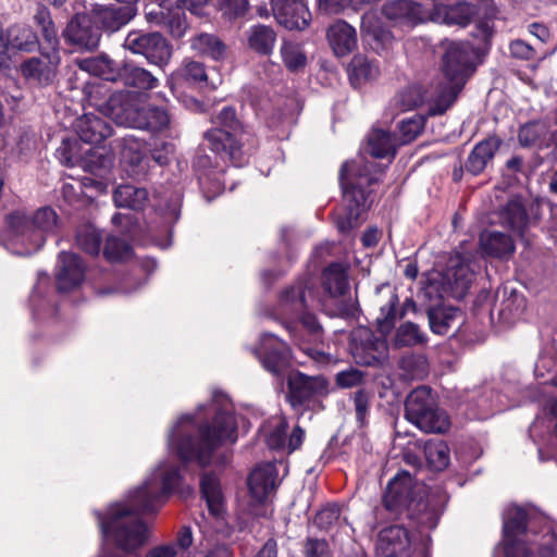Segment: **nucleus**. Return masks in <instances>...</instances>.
I'll return each instance as SVG.
<instances>
[{"mask_svg":"<svg viewBox=\"0 0 557 557\" xmlns=\"http://www.w3.org/2000/svg\"><path fill=\"white\" fill-rule=\"evenodd\" d=\"M436 95V84H433L430 90H424L421 85H410L408 88L398 92L394 102L400 111L413 110L416 108H420L422 104H428L430 114L434 115L432 112V104Z\"/></svg>","mask_w":557,"mask_h":557,"instance_id":"28","label":"nucleus"},{"mask_svg":"<svg viewBox=\"0 0 557 557\" xmlns=\"http://www.w3.org/2000/svg\"><path fill=\"white\" fill-rule=\"evenodd\" d=\"M314 301L313 290L298 284L286 289L281 297V314L292 321L301 322L302 329L313 342H320L322 329L314 314L309 313V306Z\"/></svg>","mask_w":557,"mask_h":557,"instance_id":"9","label":"nucleus"},{"mask_svg":"<svg viewBox=\"0 0 557 557\" xmlns=\"http://www.w3.org/2000/svg\"><path fill=\"white\" fill-rule=\"evenodd\" d=\"M281 55L283 58L284 64L287 66L288 70L292 71L302 69V66L307 62L306 54L296 44L284 42L281 46Z\"/></svg>","mask_w":557,"mask_h":557,"instance_id":"50","label":"nucleus"},{"mask_svg":"<svg viewBox=\"0 0 557 557\" xmlns=\"http://www.w3.org/2000/svg\"><path fill=\"white\" fill-rule=\"evenodd\" d=\"M121 157L124 162L132 165L139 164L144 157L143 145L138 141L125 140Z\"/></svg>","mask_w":557,"mask_h":557,"instance_id":"56","label":"nucleus"},{"mask_svg":"<svg viewBox=\"0 0 557 557\" xmlns=\"http://www.w3.org/2000/svg\"><path fill=\"white\" fill-rule=\"evenodd\" d=\"M364 375L358 369H347L341 371L336 375V383L342 386V388H350V386L359 385L363 380Z\"/></svg>","mask_w":557,"mask_h":557,"instance_id":"58","label":"nucleus"},{"mask_svg":"<svg viewBox=\"0 0 557 557\" xmlns=\"http://www.w3.org/2000/svg\"><path fill=\"white\" fill-rule=\"evenodd\" d=\"M114 164L113 152L103 148H91L81 159V165L92 175L104 177Z\"/></svg>","mask_w":557,"mask_h":557,"instance_id":"32","label":"nucleus"},{"mask_svg":"<svg viewBox=\"0 0 557 557\" xmlns=\"http://www.w3.org/2000/svg\"><path fill=\"white\" fill-rule=\"evenodd\" d=\"M405 409L407 421L421 431L443 434L450 428L448 414L440 409L432 396V391L424 385L409 393Z\"/></svg>","mask_w":557,"mask_h":557,"instance_id":"8","label":"nucleus"},{"mask_svg":"<svg viewBox=\"0 0 557 557\" xmlns=\"http://www.w3.org/2000/svg\"><path fill=\"white\" fill-rule=\"evenodd\" d=\"M58 215L53 209L41 208L30 216L24 209L5 215L4 237L16 255L28 256L44 247L47 233L53 231Z\"/></svg>","mask_w":557,"mask_h":557,"instance_id":"4","label":"nucleus"},{"mask_svg":"<svg viewBox=\"0 0 557 557\" xmlns=\"http://www.w3.org/2000/svg\"><path fill=\"white\" fill-rule=\"evenodd\" d=\"M60 60L58 49L41 51L39 57L26 59L20 65V71L28 82L47 85L55 78Z\"/></svg>","mask_w":557,"mask_h":557,"instance_id":"16","label":"nucleus"},{"mask_svg":"<svg viewBox=\"0 0 557 557\" xmlns=\"http://www.w3.org/2000/svg\"><path fill=\"white\" fill-rule=\"evenodd\" d=\"M215 123L220 126L209 129L203 135L209 149L222 159L228 158L234 165L246 163L256 140L247 131L237 132L236 110L230 107L222 109L215 117Z\"/></svg>","mask_w":557,"mask_h":557,"instance_id":"7","label":"nucleus"},{"mask_svg":"<svg viewBox=\"0 0 557 557\" xmlns=\"http://www.w3.org/2000/svg\"><path fill=\"white\" fill-rule=\"evenodd\" d=\"M201 492L207 502L209 513L215 518H220L225 511V498L215 475H202Z\"/></svg>","mask_w":557,"mask_h":557,"instance_id":"34","label":"nucleus"},{"mask_svg":"<svg viewBox=\"0 0 557 557\" xmlns=\"http://www.w3.org/2000/svg\"><path fill=\"white\" fill-rule=\"evenodd\" d=\"M386 341L375 337L370 329L352 331L351 354L359 364L372 366L386 357Z\"/></svg>","mask_w":557,"mask_h":557,"instance_id":"15","label":"nucleus"},{"mask_svg":"<svg viewBox=\"0 0 557 557\" xmlns=\"http://www.w3.org/2000/svg\"><path fill=\"white\" fill-rule=\"evenodd\" d=\"M219 9L225 15H240L247 10L248 0H218Z\"/></svg>","mask_w":557,"mask_h":557,"instance_id":"61","label":"nucleus"},{"mask_svg":"<svg viewBox=\"0 0 557 557\" xmlns=\"http://www.w3.org/2000/svg\"><path fill=\"white\" fill-rule=\"evenodd\" d=\"M474 278V271L462 256L450 257L442 274V292L456 298H462L468 293Z\"/></svg>","mask_w":557,"mask_h":557,"instance_id":"14","label":"nucleus"},{"mask_svg":"<svg viewBox=\"0 0 557 557\" xmlns=\"http://www.w3.org/2000/svg\"><path fill=\"white\" fill-rule=\"evenodd\" d=\"M123 5L96 4L92 8L95 22L109 32H115L129 23L137 13L138 2H123Z\"/></svg>","mask_w":557,"mask_h":557,"instance_id":"23","label":"nucleus"},{"mask_svg":"<svg viewBox=\"0 0 557 557\" xmlns=\"http://www.w3.org/2000/svg\"><path fill=\"white\" fill-rule=\"evenodd\" d=\"M63 37L81 49H97L101 37L100 30L94 27L91 17L86 14H76L63 30Z\"/></svg>","mask_w":557,"mask_h":557,"instance_id":"22","label":"nucleus"},{"mask_svg":"<svg viewBox=\"0 0 557 557\" xmlns=\"http://www.w3.org/2000/svg\"><path fill=\"white\" fill-rule=\"evenodd\" d=\"M397 302L398 296L392 294L388 302L381 308V314L376 318V323L382 334H386V332L393 329Z\"/></svg>","mask_w":557,"mask_h":557,"instance_id":"51","label":"nucleus"},{"mask_svg":"<svg viewBox=\"0 0 557 557\" xmlns=\"http://www.w3.org/2000/svg\"><path fill=\"white\" fill-rule=\"evenodd\" d=\"M546 133L545 124L540 122H531L521 126L519 132V141L523 146L536 144Z\"/></svg>","mask_w":557,"mask_h":557,"instance_id":"52","label":"nucleus"},{"mask_svg":"<svg viewBox=\"0 0 557 557\" xmlns=\"http://www.w3.org/2000/svg\"><path fill=\"white\" fill-rule=\"evenodd\" d=\"M169 7H171V1H169V3H164L163 5L158 4L157 8H153V5H147L146 21L164 28Z\"/></svg>","mask_w":557,"mask_h":557,"instance_id":"59","label":"nucleus"},{"mask_svg":"<svg viewBox=\"0 0 557 557\" xmlns=\"http://www.w3.org/2000/svg\"><path fill=\"white\" fill-rule=\"evenodd\" d=\"M425 333H422L419 325L412 322L400 324L394 337L397 348L414 347V345L425 344Z\"/></svg>","mask_w":557,"mask_h":557,"instance_id":"44","label":"nucleus"},{"mask_svg":"<svg viewBox=\"0 0 557 557\" xmlns=\"http://www.w3.org/2000/svg\"><path fill=\"white\" fill-rule=\"evenodd\" d=\"M60 267L57 272V288L67 292L79 285L85 276V265L79 256L62 251L59 256Z\"/></svg>","mask_w":557,"mask_h":557,"instance_id":"26","label":"nucleus"},{"mask_svg":"<svg viewBox=\"0 0 557 557\" xmlns=\"http://www.w3.org/2000/svg\"><path fill=\"white\" fill-rule=\"evenodd\" d=\"M417 490L419 487L412 475L408 471H399L387 484L384 494L385 508L395 511L407 509L412 516L420 506L425 510L428 504L422 498L417 500Z\"/></svg>","mask_w":557,"mask_h":557,"instance_id":"10","label":"nucleus"},{"mask_svg":"<svg viewBox=\"0 0 557 557\" xmlns=\"http://www.w3.org/2000/svg\"><path fill=\"white\" fill-rule=\"evenodd\" d=\"M164 28L170 32V35L180 38L186 33V18L180 11H172L169 8Z\"/></svg>","mask_w":557,"mask_h":557,"instance_id":"54","label":"nucleus"},{"mask_svg":"<svg viewBox=\"0 0 557 557\" xmlns=\"http://www.w3.org/2000/svg\"><path fill=\"white\" fill-rule=\"evenodd\" d=\"M41 34L46 42L49 44L50 50H58V32L54 27L53 21H50L41 28Z\"/></svg>","mask_w":557,"mask_h":557,"instance_id":"64","label":"nucleus"},{"mask_svg":"<svg viewBox=\"0 0 557 557\" xmlns=\"http://www.w3.org/2000/svg\"><path fill=\"white\" fill-rule=\"evenodd\" d=\"M124 48L146 57L149 63L158 66L166 65L172 57L171 46L158 32L143 34L141 30H132L124 39Z\"/></svg>","mask_w":557,"mask_h":557,"instance_id":"11","label":"nucleus"},{"mask_svg":"<svg viewBox=\"0 0 557 557\" xmlns=\"http://www.w3.org/2000/svg\"><path fill=\"white\" fill-rule=\"evenodd\" d=\"M275 34L267 25H256L248 36V44L252 50L261 53H270L275 45Z\"/></svg>","mask_w":557,"mask_h":557,"instance_id":"45","label":"nucleus"},{"mask_svg":"<svg viewBox=\"0 0 557 557\" xmlns=\"http://www.w3.org/2000/svg\"><path fill=\"white\" fill-rule=\"evenodd\" d=\"M502 224L522 235L528 222L525 207L519 198H512L500 211Z\"/></svg>","mask_w":557,"mask_h":557,"instance_id":"41","label":"nucleus"},{"mask_svg":"<svg viewBox=\"0 0 557 557\" xmlns=\"http://www.w3.org/2000/svg\"><path fill=\"white\" fill-rule=\"evenodd\" d=\"M510 51L513 57L521 59H530L533 55V48L522 39H516L510 44Z\"/></svg>","mask_w":557,"mask_h":557,"instance_id":"62","label":"nucleus"},{"mask_svg":"<svg viewBox=\"0 0 557 557\" xmlns=\"http://www.w3.org/2000/svg\"><path fill=\"white\" fill-rule=\"evenodd\" d=\"M409 533L403 527H389L380 531L375 549L377 557H408Z\"/></svg>","mask_w":557,"mask_h":557,"instance_id":"24","label":"nucleus"},{"mask_svg":"<svg viewBox=\"0 0 557 557\" xmlns=\"http://www.w3.org/2000/svg\"><path fill=\"white\" fill-rule=\"evenodd\" d=\"M326 39L336 57H347L358 45L357 30L343 18L327 26Z\"/></svg>","mask_w":557,"mask_h":557,"instance_id":"25","label":"nucleus"},{"mask_svg":"<svg viewBox=\"0 0 557 557\" xmlns=\"http://www.w3.org/2000/svg\"><path fill=\"white\" fill-rule=\"evenodd\" d=\"M368 148L374 158H393L398 148L397 138L389 132L374 129L368 138Z\"/></svg>","mask_w":557,"mask_h":557,"instance_id":"40","label":"nucleus"},{"mask_svg":"<svg viewBox=\"0 0 557 557\" xmlns=\"http://www.w3.org/2000/svg\"><path fill=\"white\" fill-rule=\"evenodd\" d=\"M120 82L132 88L150 90L157 88L159 81L150 71L139 67L132 62H125L120 67Z\"/></svg>","mask_w":557,"mask_h":557,"instance_id":"30","label":"nucleus"},{"mask_svg":"<svg viewBox=\"0 0 557 557\" xmlns=\"http://www.w3.org/2000/svg\"><path fill=\"white\" fill-rule=\"evenodd\" d=\"M287 422L282 416H272L263 422L260 434L271 449L283 448L286 444Z\"/></svg>","mask_w":557,"mask_h":557,"instance_id":"38","label":"nucleus"},{"mask_svg":"<svg viewBox=\"0 0 557 557\" xmlns=\"http://www.w3.org/2000/svg\"><path fill=\"white\" fill-rule=\"evenodd\" d=\"M424 125V116L420 114H414L403 120L398 124L399 137L397 138V146L414 141V139L421 135Z\"/></svg>","mask_w":557,"mask_h":557,"instance_id":"48","label":"nucleus"},{"mask_svg":"<svg viewBox=\"0 0 557 557\" xmlns=\"http://www.w3.org/2000/svg\"><path fill=\"white\" fill-rule=\"evenodd\" d=\"M323 285L331 297L343 296L348 289L347 268L343 263H331L323 272Z\"/></svg>","mask_w":557,"mask_h":557,"instance_id":"39","label":"nucleus"},{"mask_svg":"<svg viewBox=\"0 0 557 557\" xmlns=\"http://www.w3.org/2000/svg\"><path fill=\"white\" fill-rule=\"evenodd\" d=\"M273 15L289 30H304L311 22V12L304 0H271Z\"/></svg>","mask_w":557,"mask_h":557,"instance_id":"17","label":"nucleus"},{"mask_svg":"<svg viewBox=\"0 0 557 557\" xmlns=\"http://www.w3.org/2000/svg\"><path fill=\"white\" fill-rule=\"evenodd\" d=\"M481 248L487 256L504 258L515 251V243L510 236L497 231H485L480 237Z\"/></svg>","mask_w":557,"mask_h":557,"instance_id":"33","label":"nucleus"},{"mask_svg":"<svg viewBox=\"0 0 557 557\" xmlns=\"http://www.w3.org/2000/svg\"><path fill=\"white\" fill-rule=\"evenodd\" d=\"M354 405L358 423L360 425H364L369 410V396L364 391L356 392L354 396Z\"/></svg>","mask_w":557,"mask_h":557,"instance_id":"60","label":"nucleus"},{"mask_svg":"<svg viewBox=\"0 0 557 557\" xmlns=\"http://www.w3.org/2000/svg\"><path fill=\"white\" fill-rule=\"evenodd\" d=\"M382 169L377 163L363 165L357 162H345L341 170L343 208L335 213V226L342 234H348L359 227L363 214L372 202L371 186L380 182Z\"/></svg>","mask_w":557,"mask_h":557,"instance_id":"3","label":"nucleus"},{"mask_svg":"<svg viewBox=\"0 0 557 557\" xmlns=\"http://www.w3.org/2000/svg\"><path fill=\"white\" fill-rule=\"evenodd\" d=\"M191 48L194 51L203 57L215 60L225 55V45L219 37L209 34H199L191 38Z\"/></svg>","mask_w":557,"mask_h":557,"instance_id":"43","label":"nucleus"},{"mask_svg":"<svg viewBox=\"0 0 557 557\" xmlns=\"http://www.w3.org/2000/svg\"><path fill=\"white\" fill-rule=\"evenodd\" d=\"M381 15L396 28H411L424 18L421 4L411 0L386 1L381 8Z\"/></svg>","mask_w":557,"mask_h":557,"instance_id":"20","label":"nucleus"},{"mask_svg":"<svg viewBox=\"0 0 557 557\" xmlns=\"http://www.w3.org/2000/svg\"><path fill=\"white\" fill-rule=\"evenodd\" d=\"M524 509L510 505L503 512L504 549L506 557H531L524 542L518 536L525 532Z\"/></svg>","mask_w":557,"mask_h":557,"instance_id":"12","label":"nucleus"},{"mask_svg":"<svg viewBox=\"0 0 557 557\" xmlns=\"http://www.w3.org/2000/svg\"><path fill=\"white\" fill-rule=\"evenodd\" d=\"M255 354L268 370L275 376H282L290 366V350L286 343L273 334H263Z\"/></svg>","mask_w":557,"mask_h":557,"instance_id":"13","label":"nucleus"},{"mask_svg":"<svg viewBox=\"0 0 557 557\" xmlns=\"http://www.w3.org/2000/svg\"><path fill=\"white\" fill-rule=\"evenodd\" d=\"M306 557H332L329 543L309 537L305 545Z\"/></svg>","mask_w":557,"mask_h":557,"instance_id":"57","label":"nucleus"},{"mask_svg":"<svg viewBox=\"0 0 557 557\" xmlns=\"http://www.w3.org/2000/svg\"><path fill=\"white\" fill-rule=\"evenodd\" d=\"M177 555L175 544H160L147 550L145 557H175Z\"/></svg>","mask_w":557,"mask_h":557,"instance_id":"63","label":"nucleus"},{"mask_svg":"<svg viewBox=\"0 0 557 557\" xmlns=\"http://www.w3.org/2000/svg\"><path fill=\"white\" fill-rule=\"evenodd\" d=\"M181 479L178 469L160 465L141 487L131 492L125 503L112 505L106 517L97 515L102 534L112 537L123 550L141 547L147 539V527L139 519V512L156 510L177 487Z\"/></svg>","mask_w":557,"mask_h":557,"instance_id":"1","label":"nucleus"},{"mask_svg":"<svg viewBox=\"0 0 557 557\" xmlns=\"http://www.w3.org/2000/svg\"><path fill=\"white\" fill-rule=\"evenodd\" d=\"M81 140L86 144L97 145L112 135L111 125L103 117L87 113L78 117L74 125Z\"/></svg>","mask_w":557,"mask_h":557,"instance_id":"27","label":"nucleus"},{"mask_svg":"<svg viewBox=\"0 0 557 557\" xmlns=\"http://www.w3.org/2000/svg\"><path fill=\"white\" fill-rule=\"evenodd\" d=\"M103 115L131 128L146 129L151 132L163 131L170 125L168 111L159 107H143L141 96L133 91H117L111 95L100 104Z\"/></svg>","mask_w":557,"mask_h":557,"instance_id":"6","label":"nucleus"},{"mask_svg":"<svg viewBox=\"0 0 557 557\" xmlns=\"http://www.w3.org/2000/svg\"><path fill=\"white\" fill-rule=\"evenodd\" d=\"M180 75L187 82L194 83H203L208 78L203 63L196 61H186L180 71Z\"/></svg>","mask_w":557,"mask_h":557,"instance_id":"53","label":"nucleus"},{"mask_svg":"<svg viewBox=\"0 0 557 557\" xmlns=\"http://www.w3.org/2000/svg\"><path fill=\"white\" fill-rule=\"evenodd\" d=\"M79 69L89 72L91 75L102 77L108 82L120 79V67L108 55H98L81 59Z\"/></svg>","mask_w":557,"mask_h":557,"instance_id":"35","label":"nucleus"},{"mask_svg":"<svg viewBox=\"0 0 557 557\" xmlns=\"http://www.w3.org/2000/svg\"><path fill=\"white\" fill-rule=\"evenodd\" d=\"M347 72L349 81L354 86H360L366 82H371L379 76L380 70L375 62H372L366 55L358 54L351 58Z\"/></svg>","mask_w":557,"mask_h":557,"instance_id":"36","label":"nucleus"},{"mask_svg":"<svg viewBox=\"0 0 557 557\" xmlns=\"http://www.w3.org/2000/svg\"><path fill=\"white\" fill-rule=\"evenodd\" d=\"M473 13L472 5L467 2H457L451 5L435 3L431 18L436 23L466 25Z\"/></svg>","mask_w":557,"mask_h":557,"instance_id":"29","label":"nucleus"},{"mask_svg":"<svg viewBox=\"0 0 557 557\" xmlns=\"http://www.w3.org/2000/svg\"><path fill=\"white\" fill-rule=\"evenodd\" d=\"M148 199L147 189L132 184H122L113 191V201L119 208L140 210Z\"/></svg>","mask_w":557,"mask_h":557,"instance_id":"37","label":"nucleus"},{"mask_svg":"<svg viewBox=\"0 0 557 557\" xmlns=\"http://www.w3.org/2000/svg\"><path fill=\"white\" fill-rule=\"evenodd\" d=\"M38 45V37L28 25L13 24L3 30L0 24V65L8 62L9 50L33 51Z\"/></svg>","mask_w":557,"mask_h":557,"instance_id":"19","label":"nucleus"},{"mask_svg":"<svg viewBox=\"0 0 557 557\" xmlns=\"http://www.w3.org/2000/svg\"><path fill=\"white\" fill-rule=\"evenodd\" d=\"M103 255L108 261H124L132 255V247L120 237H107Z\"/></svg>","mask_w":557,"mask_h":557,"instance_id":"49","label":"nucleus"},{"mask_svg":"<svg viewBox=\"0 0 557 557\" xmlns=\"http://www.w3.org/2000/svg\"><path fill=\"white\" fill-rule=\"evenodd\" d=\"M442 78L435 83L437 95L433 99V114H444L457 99L471 73L472 48L468 42H442Z\"/></svg>","mask_w":557,"mask_h":557,"instance_id":"5","label":"nucleus"},{"mask_svg":"<svg viewBox=\"0 0 557 557\" xmlns=\"http://www.w3.org/2000/svg\"><path fill=\"white\" fill-rule=\"evenodd\" d=\"M227 441L236 442V418L228 397L214 394L209 408L199 407L196 417L185 414L178 419L169 434V448L182 461L196 460L206 466L214 449Z\"/></svg>","mask_w":557,"mask_h":557,"instance_id":"2","label":"nucleus"},{"mask_svg":"<svg viewBox=\"0 0 557 557\" xmlns=\"http://www.w3.org/2000/svg\"><path fill=\"white\" fill-rule=\"evenodd\" d=\"M498 146L499 141L497 137H488L474 145V149L467 159L466 169L473 175H479V173L486 169L487 163L493 159Z\"/></svg>","mask_w":557,"mask_h":557,"instance_id":"31","label":"nucleus"},{"mask_svg":"<svg viewBox=\"0 0 557 557\" xmlns=\"http://www.w3.org/2000/svg\"><path fill=\"white\" fill-rule=\"evenodd\" d=\"M102 236L92 224H85L77 231V246L91 256H97L100 251Z\"/></svg>","mask_w":557,"mask_h":557,"instance_id":"47","label":"nucleus"},{"mask_svg":"<svg viewBox=\"0 0 557 557\" xmlns=\"http://www.w3.org/2000/svg\"><path fill=\"white\" fill-rule=\"evenodd\" d=\"M339 516L341 509L336 504L326 505L314 517V523H317L320 529H330L338 521Z\"/></svg>","mask_w":557,"mask_h":557,"instance_id":"55","label":"nucleus"},{"mask_svg":"<svg viewBox=\"0 0 557 557\" xmlns=\"http://www.w3.org/2000/svg\"><path fill=\"white\" fill-rule=\"evenodd\" d=\"M461 314L459 309L453 307H438L429 311V321L432 331L437 335L447 334L455 326Z\"/></svg>","mask_w":557,"mask_h":557,"instance_id":"42","label":"nucleus"},{"mask_svg":"<svg viewBox=\"0 0 557 557\" xmlns=\"http://www.w3.org/2000/svg\"><path fill=\"white\" fill-rule=\"evenodd\" d=\"M327 388L323 376H309L299 371L288 375V397L293 406L302 405L315 395H325Z\"/></svg>","mask_w":557,"mask_h":557,"instance_id":"21","label":"nucleus"},{"mask_svg":"<svg viewBox=\"0 0 557 557\" xmlns=\"http://www.w3.org/2000/svg\"><path fill=\"white\" fill-rule=\"evenodd\" d=\"M424 456L434 470L446 469L449 463V449L443 441L428 442L424 446Z\"/></svg>","mask_w":557,"mask_h":557,"instance_id":"46","label":"nucleus"},{"mask_svg":"<svg viewBox=\"0 0 557 557\" xmlns=\"http://www.w3.org/2000/svg\"><path fill=\"white\" fill-rule=\"evenodd\" d=\"M277 469L274 462L259 463L247 478V486L252 502L264 504L277 487Z\"/></svg>","mask_w":557,"mask_h":557,"instance_id":"18","label":"nucleus"}]
</instances>
